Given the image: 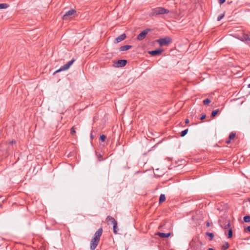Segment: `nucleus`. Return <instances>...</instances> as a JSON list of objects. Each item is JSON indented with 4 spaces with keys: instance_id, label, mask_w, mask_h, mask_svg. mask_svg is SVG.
<instances>
[{
    "instance_id": "f257e3e1",
    "label": "nucleus",
    "mask_w": 250,
    "mask_h": 250,
    "mask_svg": "<svg viewBox=\"0 0 250 250\" xmlns=\"http://www.w3.org/2000/svg\"><path fill=\"white\" fill-rule=\"evenodd\" d=\"M103 229L100 228L95 233L94 237L90 242V250H95L99 243L100 238L103 233Z\"/></svg>"
},
{
    "instance_id": "f03ea898",
    "label": "nucleus",
    "mask_w": 250,
    "mask_h": 250,
    "mask_svg": "<svg viewBox=\"0 0 250 250\" xmlns=\"http://www.w3.org/2000/svg\"><path fill=\"white\" fill-rule=\"evenodd\" d=\"M169 13V10L162 7H157L151 10L149 16L156 17L160 15L168 14Z\"/></svg>"
},
{
    "instance_id": "7ed1b4c3",
    "label": "nucleus",
    "mask_w": 250,
    "mask_h": 250,
    "mask_svg": "<svg viewBox=\"0 0 250 250\" xmlns=\"http://www.w3.org/2000/svg\"><path fill=\"white\" fill-rule=\"evenodd\" d=\"M156 42L159 43L160 46L168 45L172 42L171 38L169 37H166L164 38H161L157 40Z\"/></svg>"
},
{
    "instance_id": "20e7f679",
    "label": "nucleus",
    "mask_w": 250,
    "mask_h": 250,
    "mask_svg": "<svg viewBox=\"0 0 250 250\" xmlns=\"http://www.w3.org/2000/svg\"><path fill=\"white\" fill-rule=\"evenodd\" d=\"M75 61V59H73L72 60L68 62L67 63L62 65V66H61V67L59 69H58V70L54 72V74L60 71H64L68 69L70 67V66Z\"/></svg>"
},
{
    "instance_id": "39448f33",
    "label": "nucleus",
    "mask_w": 250,
    "mask_h": 250,
    "mask_svg": "<svg viewBox=\"0 0 250 250\" xmlns=\"http://www.w3.org/2000/svg\"><path fill=\"white\" fill-rule=\"evenodd\" d=\"M151 31V29L150 28H146L144 30H143L142 32H141L137 37V39L138 41H142L144 40L147 33Z\"/></svg>"
},
{
    "instance_id": "423d86ee",
    "label": "nucleus",
    "mask_w": 250,
    "mask_h": 250,
    "mask_svg": "<svg viewBox=\"0 0 250 250\" xmlns=\"http://www.w3.org/2000/svg\"><path fill=\"white\" fill-rule=\"evenodd\" d=\"M235 37L243 42L250 41V38L248 34L242 33V36L240 37L238 34L235 35Z\"/></svg>"
},
{
    "instance_id": "0eeeda50",
    "label": "nucleus",
    "mask_w": 250,
    "mask_h": 250,
    "mask_svg": "<svg viewBox=\"0 0 250 250\" xmlns=\"http://www.w3.org/2000/svg\"><path fill=\"white\" fill-rule=\"evenodd\" d=\"M76 13V11L72 9L65 13V14L63 16V19L64 20H67L68 17L75 14Z\"/></svg>"
},
{
    "instance_id": "6e6552de",
    "label": "nucleus",
    "mask_w": 250,
    "mask_h": 250,
    "mask_svg": "<svg viewBox=\"0 0 250 250\" xmlns=\"http://www.w3.org/2000/svg\"><path fill=\"white\" fill-rule=\"evenodd\" d=\"M125 38H126V35H125V34L124 33V34L120 35L118 37H117L115 39L114 42L115 43H118L122 42V41L124 40L125 39Z\"/></svg>"
},
{
    "instance_id": "1a4fd4ad",
    "label": "nucleus",
    "mask_w": 250,
    "mask_h": 250,
    "mask_svg": "<svg viewBox=\"0 0 250 250\" xmlns=\"http://www.w3.org/2000/svg\"><path fill=\"white\" fill-rule=\"evenodd\" d=\"M163 49H156V50H154L149 51L148 52V53L149 54H150L153 56H156V55L160 54L163 52Z\"/></svg>"
},
{
    "instance_id": "9d476101",
    "label": "nucleus",
    "mask_w": 250,
    "mask_h": 250,
    "mask_svg": "<svg viewBox=\"0 0 250 250\" xmlns=\"http://www.w3.org/2000/svg\"><path fill=\"white\" fill-rule=\"evenodd\" d=\"M127 63V61L125 60H119L116 63L117 67H122L125 66Z\"/></svg>"
},
{
    "instance_id": "9b49d317",
    "label": "nucleus",
    "mask_w": 250,
    "mask_h": 250,
    "mask_svg": "<svg viewBox=\"0 0 250 250\" xmlns=\"http://www.w3.org/2000/svg\"><path fill=\"white\" fill-rule=\"evenodd\" d=\"M106 221L108 223V224H109L110 223L111 224H113L116 222H117L115 220V219L111 216H107V217H106Z\"/></svg>"
},
{
    "instance_id": "f8f14e48",
    "label": "nucleus",
    "mask_w": 250,
    "mask_h": 250,
    "mask_svg": "<svg viewBox=\"0 0 250 250\" xmlns=\"http://www.w3.org/2000/svg\"><path fill=\"white\" fill-rule=\"evenodd\" d=\"M157 235L161 238H168L170 235V233L158 232Z\"/></svg>"
},
{
    "instance_id": "ddd939ff",
    "label": "nucleus",
    "mask_w": 250,
    "mask_h": 250,
    "mask_svg": "<svg viewBox=\"0 0 250 250\" xmlns=\"http://www.w3.org/2000/svg\"><path fill=\"white\" fill-rule=\"evenodd\" d=\"M132 47V46L130 45H124L120 47V51H126L129 49H130Z\"/></svg>"
},
{
    "instance_id": "4468645a",
    "label": "nucleus",
    "mask_w": 250,
    "mask_h": 250,
    "mask_svg": "<svg viewBox=\"0 0 250 250\" xmlns=\"http://www.w3.org/2000/svg\"><path fill=\"white\" fill-rule=\"evenodd\" d=\"M166 200L165 195L163 194H161L159 198V204H161Z\"/></svg>"
},
{
    "instance_id": "2eb2a0df",
    "label": "nucleus",
    "mask_w": 250,
    "mask_h": 250,
    "mask_svg": "<svg viewBox=\"0 0 250 250\" xmlns=\"http://www.w3.org/2000/svg\"><path fill=\"white\" fill-rule=\"evenodd\" d=\"M113 232L116 234L118 233V229H117V222H116L113 224Z\"/></svg>"
},
{
    "instance_id": "dca6fc26",
    "label": "nucleus",
    "mask_w": 250,
    "mask_h": 250,
    "mask_svg": "<svg viewBox=\"0 0 250 250\" xmlns=\"http://www.w3.org/2000/svg\"><path fill=\"white\" fill-rule=\"evenodd\" d=\"M226 235L227 236L228 238H230L232 237V229H230L229 230H228V234H227V233L226 232L225 233Z\"/></svg>"
},
{
    "instance_id": "f3484780",
    "label": "nucleus",
    "mask_w": 250,
    "mask_h": 250,
    "mask_svg": "<svg viewBox=\"0 0 250 250\" xmlns=\"http://www.w3.org/2000/svg\"><path fill=\"white\" fill-rule=\"evenodd\" d=\"M229 244L228 242H226L224 245L222 246V249L223 250H226L229 247Z\"/></svg>"
},
{
    "instance_id": "a211bd4d",
    "label": "nucleus",
    "mask_w": 250,
    "mask_h": 250,
    "mask_svg": "<svg viewBox=\"0 0 250 250\" xmlns=\"http://www.w3.org/2000/svg\"><path fill=\"white\" fill-rule=\"evenodd\" d=\"M219 111V109H216V110H213L211 112V117L212 118L215 117L216 116V115L218 114Z\"/></svg>"
},
{
    "instance_id": "6ab92c4d",
    "label": "nucleus",
    "mask_w": 250,
    "mask_h": 250,
    "mask_svg": "<svg viewBox=\"0 0 250 250\" xmlns=\"http://www.w3.org/2000/svg\"><path fill=\"white\" fill-rule=\"evenodd\" d=\"M188 128H187L184 130H183L180 134V136L181 137H184L188 132Z\"/></svg>"
},
{
    "instance_id": "aec40b11",
    "label": "nucleus",
    "mask_w": 250,
    "mask_h": 250,
    "mask_svg": "<svg viewBox=\"0 0 250 250\" xmlns=\"http://www.w3.org/2000/svg\"><path fill=\"white\" fill-rule=\"evenodd\" d=\"M244 221L245 222L248 223L250 222V215L245 216L243 218Z\"/></svg>"
},
{
    "instance_id": "412c9836",
    "label": "nucleus",
    "mask_w": 250,
    "mask_h": 250,
    "mask_svg": "<svg viewBox=\"0 0 250 250\" xmlns=\"http://www.w3.org/2000/svg\"><path fill=\"white\" fill-rule=\"evenodd\" d=\"M235 133L234 132H231L229 135V140H232L234 138L235 136Z\"/></svg>"
},
{
    "instance_id": "4be33fe9",
    "label": "nucleus",
    "mask_w": 250,
    "mask_h": 250,
    "mask_svg": "<svg viewBox=\"0 0 250 250\" xmlns=\"http://www.w3.org/2000/svg\"><path fill=\"white\" fill-rule=\"evenodd\" d=\"M206 234L210 237V240H212L214 236L213 233L208 232H206Z\"/></svg>"
},
{
    "instance_id": "5701e85b",
    "label": "nucleus",
    "mask_w": 250,
    "mask_h": 250,
    "mask_svg": "<svg viewBox=\"0 0 250 250\" xmlns=\"http://www.w3.org/2000/svg\"><path fill=\"white\" fill-rule=\"evenodd\" d=\"M8 7V5L6 3H0V9H5Z\"/></svg>"
},
{
    "instance_id": "b1692460",
    "label": "nucleus",
    "mask_w": 250,
    "mask_h": 250,
    "mask_svg": "<svg viewBox=\"0 0 250 250\" xmlns=\"http://www.w3.org/2000/svg\"><path fill=\"white\" fill-rule=\"evenodd\" d=\"M211 102V101L207 98L203 101V103L204 105H208Z\"/></svg>"
},
{
    "instance_id": "393cba45",
    "label": "nucleus",
    "mask_w": 250,
    "mask_h": 250,
    "mask_svg": "<svg viewBox=\"0 0 250 250\" xmlns=\"http://www.w3.org/2000/svg\"><path fill=\"white\" fill-rule=\"evenodd\" d=\"M224 229H227L230 227V223L229 221L228 222L227 224H225L224 227H222Z\"/></svg>"
},
{
    "instance_id": "a878e982",
    "label": "nucleus",
    "mask_w": 250,
    "mask_h": 250,
    "mask_svg": "<svg viewBox=\"0 0 250 250\" xmlns=\"http://www.w3.org/2000/svg\"><path fill=\"white\" fill-rule=\"evenodd\" d=\"M106 139V136L104 135H102L100 136V139L102 142H104Z\"/></svg>"
},
{
    "instance_id": "bb28decb",
    "label": "nucleus",
    "mask_w": 250,
    "mask_h": 250,
    "mask_svg": "<svg viewBox=\"0 0 250 250\" xmlns=\"http://www.w3.org/2000/svg\"><path fill=\"white\" fill-rule=\"evenodd\" d=\"M70 133L73 135L75 134V133H76V131H75V127H72L71 128Z\"/></svg>"
},
{
    "instance_id": "cd10ccee",
    "label": "nucleus",
    "mask_w": 250,
    "mask_h": 250,
    "mask_svg": "<svg viewBox=\"0 0 250 250\" xmlns=\"http://www.w3.org/2000/svg\"><path fill=\"white\" fill-rule=\"evenodd\" d=\"M224 17V14H221L217 17V21H220Z\"/></svg>"
},
{
    "instance_id": "c85d7f7f",
    "label": "nucleus",
    "mask_w": 250,
    "mask_h": 250,
    "mask_svg": "<svg viewBox=\"0 0 250 250\" xmlns=\"http://www.w3.org/2000/svg\"><path fill=\"white\" fill-rule=\"evenodd\" d=\"M206 117V114H203L202 115L201 117H200V120H203L204 119H205Z\"/></svg>"
},
{
    "instance_id": "c756f323",
    "label": "nucleus",
    "mask_w": 250,
    "mask_h": 250,
    "mask_svg": "<svg viewBox=\"0 0 250 250\" xmlns=\"http://www.w3.org/2000/svg\"><path fill=\"white\" fill-rule=\"evenodd\" d=\"M226 0H219V2L220 4L224 3Z\"/></svg>"
},
{
    "instance_id": "7c9ffc66",
    "label": "nucleus",
    "mask_w": 250,
    "mask_h": 250,
    "mask_svg": "<svg viewBox=\"0 0 250 250\" xmlns=\"http://www.w3.org/2000/svg\"><path fill=\"white\" fill-rule=\"evenodd\" d=\"M98 160L99 161H101L102 160L101 159V158H102V155L99 154L98 155Z\"/></svg>"
},
{
    "instance_id": "2f4dec72",
    "label": "nucleus",
    "mask_w": 250,
    "mask_h": 250,
    "mask_svg": "<svg viewBox=\"0 0 250 250\" xmlns=\"http://www.w3.org/2000/svg\"><path fill=\"white\" fill-rule=\"evenodd\" d=\"M189 122V120H188V119H186L185 120V123H186V124H188Z\"/></svg>"
},
{
    "instance_id": "473e14b6",
    "label": "nucleus",
    "mask_w": 250,
    "mask_h": 250,
    "mask_svg": "<svg viewBox=\"0 0 250 250\" xmlns=\"http://www.w3.org/2000/svg\"><path fill=\"white\" fill-rule=\"evenodd\" d=\"M246 229H247L248 231L250 232V226H248V227H247V228H246Z\"/></svg>"
},
{
    "instance_id": "72a5a7b5",
    "label": "nucleus",
    "mask_w": 250,
    "mask_h": 250,
    "mask_svg": "<svg viewBox=\"0 0 250 250\" xmlns=\"http://www.w3.org/2000/svg\"><path fill=\"white\" fill-rule=\"evenodd\" d=\"M10 143L11 144H15L16 143V141H14V140H12V141H11L10 142Z\"/></svg>"
},
{
    "instance_id": "f704fd0d",
    "label": "nucleus",
    "mask_w": 250,
    "mask_h": 250,
    "mask_svg": "<svg viewBox=\"0 0 250 250\" xmlns=\"http://www.w3.org/2000/svg\"><path fill=\"white\" fill-rule=\"evenodd\" d=\"M90 137H91V139H93V138H94V136H93V135H92V132H91V134H90Z\"/></svg>"
},
{
    "instance_id": "c9c22d12",
    "label": "nucleus",
    "mask_w": 250,
    "mask_h": 250,
    "mask_svg": "<svg viewBox=\"0 0 250 250\" xmlns=\"http://www.w3.org/2000/svg\"><path fill=\"white\" fill-rule=\"evenodd\" d=\"M230 140H231L229 139V140L226 141V143L227 144H229L230 143Z\"/></svg>"
},
{
    "instance_id": "e433bc0d",
    "label": "nucleus",
    "mask_w": 250,
    "mask_h": 250,
    "mask_svg": "<svg viewBox=\"0 0 250 250\" xmlns=\"http://www.w3.org/2000/svg\"><path fill=\"white\" fill-rule=\"evenodd\" d=\"M196 250H201V247H200L199 248H197Z\"/></svg>"
},
{
    "instance_id": "4c0bfd02",
    "label": "nucleus",
    "mask_w": 250,
    "mask_h": 250,
    "mask_svg": "<svg viewBox=\"0 0 250 250\" xmlns=\"http://www.w3.org/2000/svg\"><path fill=\"white\" fill-rule=\"evenodd\" d=\"M208 250H214L212 248H209Z\"/></svg>"
},
{
    "instance_id": "58836bf2",
    "label": "nucleus",
    "mask_w": 250,
    "mask_h": 250,
    "mask_svg": "<svg viewBox=\"0 0 250 250\" xmlns=\"http://www.w3.org/2000/svg\"><path fill=\"white\" fill-rule=\"evenodd\" d=\"M209 223H208H208H207V226H209Z\"/></svg>"
},
{
    "instance_id": "ea45409f",
    "label": "nucleus",
    "mask_w": 250,
    "mask_h": 250,
    "mask_svg": "<svg viewBox=\"0 0 250 250\" xmlns=\"http://www.w3.org/2000/svg\"><path fill=\"white\" fill-rule=\"evenodd\" d=\"M248 87L250 88V83L248 85Z\"/></svg>"
}]
</instances>
